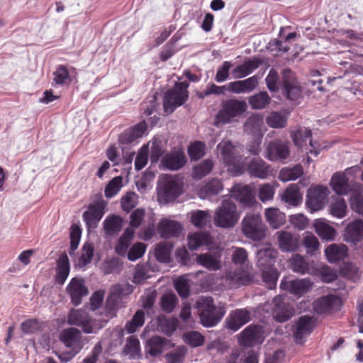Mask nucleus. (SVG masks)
Segmentation results:
<instances>
[{
  "instance_id": "4c0bfd02",
  "label": "nucleus",
  "mask_w": 363,
  "mask_h": 363,
  "mask_svg": "<svg viewBox=\"0 0 363 363\" xmlns=\"http://www.w3.org/2000/svg\"><path fill=\"white\" fill-rule=\"evenodd\" d=\"M282 199L291 206H296L302 201V194L300 192V188L297 184H291L285 190Z\"/></svg>"
},
{
  "instance_id": "c756f323",
  "label": "nucleus",
  "mask_w": 363,
  "mask_h": 363,
  "mask_svg": "<svg viewBox=\"0 0 363 363\" xmlns=\"http://www.w3.org/2000/svg\"><path fill=\"white\" fill-rule=\"evenodd\" d=\"M188 246L191 250H196L203 246H209L213 239L209 233L196 232L189 234L187 237Z\"/></svg>"
},
{
  "instance_id": "412c9836",
  "label": "nucleus",
  "mask_w": 363,
  "mask_h": 363,
  "mask_svg": "<svg viewBox=\"0 0 363 363\" xmlns=\"http://www.w3.org/2000/svg\"><path fill=\"white\" fill-rule=\"evenodd\" d=\"M59 338L67 347L79 350L82 349L81 333L75 328L64 329L60 333Z\"/></svg>"
},
{
  "instance_id": "de8ad7c7",
  "label": "nucleus",
  "mask_w": 363,
  "mask_h": 363,
  "mask_svg": "<svg viewBox=\"0 0 363 363\" xmlns=\"http://www.w3.org/2000/svg\"><path fill=\"white\" fill-rule=\"evenodd\" d=\"M213 165V162L211 160L207 159L203 160L193 168V177L199 179H202L211 172Z\"/></svg>"
},
{
  "instance_id": "58836bf2",
  "label": "nucleus",
  "mask_w": 363,
  "mask_h": 363,
  "mask_svg": "<svg viewBox=\"0 0 363 363\" xmlns=\"http://www.w3.org/2000/svg\"><path fill=\"white\" fill-rule=\"evenodd\" d=\"M124 294V290L121 284L114 285L106 300V308L108 311H112L117 309L118 303Z\"/></svg>"
},
{
  "instance_id": "aec40b11",
  "label": "nucleus",
  "mask_w": 363,
  "mask_h": 363,
  "mask_svg": "<svg viewBox=\"0 0 363 363\" xmlns=\"http://www.w3.org/2000/svg\"><path fill=\"white\" fill-rule=\"evenodd\" d=\"M182 230V225L179 222L168 218L162 219L157 225L158 233L164 239L179 237Z\"/></svg>"
},
{
  "instance_id": "052dcab7",
  "label": "nucleus",
  "mask_w": 363,
  "mask_h": 363,
  "mask_svg": "<svg viewBox=\"0 0 363 363\" xmlns=\"http://www.w3.org/2000/svg\"><path fill=\"white\" fill-rule=\"evenodd\" d=\"M178 298L174 294H166L162 296L160 301L162 309L166 313H171L177 304Z\"/></svg>"
},
{
  "instance_id": "13d9d810",
  "label": "nucleus",
  "mask_w": 363,
  "mask_h": 363,
  "mask_svg": "<svg viewBox=\"0 0 363 363\" xmlns=\"http://www.w3.org/2000/svg\"><path fill=\"white\" fill-rule=\"evenodd\" d=\"M188 154L191 160H199L205 155V144L201 141L191 143L188 147Z\"/></svg>"
},
{
  "instance_id": "774afa93",
  "label": "nucleus",
  "mask_w": 363,
  "mask_h": 363,
  "mask_svg": "<svg viewBox=\"0 0 363 363\" xmlns=\"http://www.w3.org/2000/svg\"><path fill=\"white\" fill-rule=\"evenodd\" d=\"M174 288L182 298H186L190 294V286L188 279L180 277L174 281Z\"/></svg>"
},
{
  "instance_id": "0eeeda50",
  "label": "nucleus",
  "mask_w": 363,
  "mask_h": 363,
  "mask_svg": "<svg viewBox=\"0 0 363 363\" xmlns=\"http://www.w3.org/2000/svg\"><path fill=\"white\" fill-rule=\"evenodd\" d=\"M242 230L247 238L259 241L265 237L266 227L260 215L248 213L242 219Z\"/></svg>"
},
{
  "instance_id": "a211bd4d",
  "label": "nucleus",
  "mask_w": 363,
  "mask_h": 363,
  "mask_svg": "<svg viewBox=\"0 0 363 363\" xmlns=\"http://www.w3.org/2000/svg\"><path fill=\"white\" fill-rule=\"evenodd\" d=\"M231 194L243 206L251 207L255 203L254 193L248 185L236 184L233 187Z\"/></svg>"
},
{
  "instance_id": "7c9ffc66",
  "label": "nucleus",
  "mask_w": 363,
  "mask_h": 363,
  "mask_svg": "<svg viewBox=\"0 0 363 363\" xmlns=\"http://www.w3.org/2000/svg\"><path fill=\"white\" fill-rule=\"evenodd\" d=\"M262 64L259 58L254 57L253 59L245 61L242 65L235 67L233 70V77L235 79L244 78L252 73Z\"/></svg>"
},
{
  "instance_id": "0e129e2a",
  "label": "nucleus",
  "mask_w": 363,
  "mask_h": 363,
  "mask_svg": "<svg viewBox=\"0 0 363 363\" xmlns=\"http://www.w3.org/2000/svg\"><path fill=\"white\" fill-rule=\"evenodd\" d=\"M303 245L306 249L308 254L314 255V252L319 248L320 244L318 238L310 233H306L303 240Z\"/></svg>"
},
{
  "instance_id": "f257e3e1",
  "label": "nucleus",
  "mask_w": 363,
  "mask_h": 363,
  "mask_svg": "<svg viewBox=\"0 0 363 363\" xmlns=\"http://www.w3.org/2000/svg\"><path fill=\"white\" fill-rule=\"evenodd\" d=\"M279 77L274 69H270L265 81L270 91L281 90L282 94L289 100L296 101L301 97V87L299 86L294 73L289 69H284L282 73L281 84H278Z\"/></svg>"
},
{
  "instance_id": "9d476101",
  "label": "nucleus",
  "mask_w": 363,
  "mask_h": 363,
  "mask_svg": "<svg viewBox=\"0 0 363 363\" xmlns=\"http://www.w3.org/2000/svg\"><path fill=\"white\" fill-rule=\"evenodd\" d=\"M182 193V186L172 177H165L158 191V199L167 203L174 201Z\"/></svg>"
},
{
  "instance_id": "a19ab883",
  "label": "nucleus",
  "mask_w": 363,
  "mask_h": 363,
  "mask_svg": "<svg viewBox=\"0 0 363 363\" xmlns=\"http://www.w3.org/2000/svg\"><path fill=\"white\" fill-rule=\"evenodd\" d=\"M314 228L317 234L323 240H332L335 237V230L323 220H317Z\"/></svg>"
},
{
  "instance_id": "473e14b6",
  "label": "nucleus",
  "mask_w": 363,
  "mask_h": 363,
  "mask_svg": "<svg viewBox=\"0 0 363 363\" xmlns=\"http://www.w3.org/2000/svg\"><path fill=\"white\" fill-rule=\"evenodd\" d=\"M345 239L352 242L363 240L362 220H355L347 225L345 228Z\"/></svg>"
},
{
  "instance_id": "9b49d317",
  "label": "nucleus",
  "mask_w": 363,
  "mask_h": 363,
  "mask_svg": "<svg viewBox=\"0 0 363 363\" xmlns=\"http://www.w3.org/2000/svg\"><path fill=\"white\" fill-rule=\"evenodd\" d=\"M290 156L289 143L279 139L270 142L267 147V158L272 162H286Z\"/></svg>"
},
{
  "instance_id": "ddd939ff",
  "label": "nucleus",
  "mask_w": 363,
  "mask_h": 363,
  "mask_svg": "<svg viewBox=\"0 0 363 363\" xmlns=\"http://www.w3.org/2000/svg\"><path fill=\"white\" fill-rule=\"evenodd\" d=\"M66 292L69 296L72 303L77 306L80 305L82 298L88 295L89 289L84 279L74 277L67 286Z\"/></svg>"
},
{
  "instance_id": "6e6552de",
  "label": "nucleus",
  "mask_w": 363,
  "mask_h": 363,
  "mask_svg": "<svg viewBox=\"0 0 363 363\" xmlns=\"http://www.w3.org/2000/svg\"><path fill=\"white\" fill-rule=\"evenodd\" d=\"M277 252L270 249H264L259 251V264L260 266L265 264V259L269 258V267L262 270V279L263 281L267 285L269 289L275 287L279 277V273L277 269L271 267L272 262H274Z\"/></svg>"
},
{
  "instance_id": "b1692460",
  "label": "nucleus",
  "mask_w": 363,
  "mask_h": 363,
  "mask_svg": "<svg viewBox=\"0 0 363 363\" xmlns=\"http://www.w3.org/2000/svg\"><path fill=\"white\" fill-rule=\"evenodd\" d=\"M247 172L252 177L264 179L269 175L271 167L262 159L255 157L247 164Z\"/></svg>"
},
{
  "instance_id": "79ce46f5",
  "label": "nucleus",
  "mask_w": 363,
  "mask_h": 363,
  "mask_svg": "<svg viewBox=\"0 0 363 363\" xmlns=\"http://www.w3.org/2000/svg\"><path fill=\"white\" fill-rule=\"evenodd\" d=\"M53 82L59 86H63L72 82V77L67 66L59 65L56 67V70L53 72Z\"/></svg>"
},
{
  "instance_id": "bf43d9fd",
  "label": "nucleus",
  "mask_w": 363,
  "mask_h": 363,
  "mask_svg": "<svg viewBox=\"0 0 363 363\" xmlns=\"http://www.w3.org/2000/svg\"><path fill=\"white\" fill-rule=\"evenodd\" d=\"M82 236V229L81 228L76 225L72 224L70 227V249L69 254L72 255L74 252L77 249L80 239Z\"/></svg>"
},
{
  "instance_id": "39448f33",
  "label": "nucleus",
  "mask_w": 363,
  "mask_h": 363,
  "mask_svg": "<svg viewBox=\"0 0 363 363\" xmlns=\"http://www.w3.org/2000/svg\"><path fill=\"white\" fill-rule=\"evenodd\" d=\"M189 83L176 82L174 86L169 89L164 96L163 106L166 113H172L177 107L183 105L188 99Z\"/></svg>"
},
{
  "instance_id": "2eb2a0df",
  "label": "nucleus",
  "mask_w": 363,
  "mask_h": 363,
  "mask_svg": "<svg viewBox=\"0 0 363 363\" xmlns=\"http://www.w3.org/2000/svg\"><path fill=\"white\" fill-rule=\"evenodd\" d=\"M67 323L80 327L84 333H91L93 327L88 313L82 309H72L67 316Z\"/></svg>"
},
{
  "instance_id": "c85d7f7f",
  "label": "nucleus",
  "mask_w": 363,
  "mask_h": 363,
  "mask_svg": "<svg viewBox=\"0 0 363 363\" xmlns=\"http://www.w3.org/2000/svg\"><path fill=\"white\" fill-rule=\"evenodd\" d=\"M226 281L230 288H238L249 284L252 281V277L245 271L236 269L227 273Z\"/></svg>"
},
{
  "instance_id": "dca6fc26",
  "label": "nucleus",
  "mask_w": 363,
  "mask_h": 363,
  "mask_svg": "<svg viewBox=\"0 0 363 363\" xmlns=\"http://www.w3.org/2000/svg\"><path fill=\"white\" fill-rule=\"evenodd\" d=\"M276 235L281 251L294 252L298 250L300 246V237L298 235L286 230L278 231Z\"/></svg>"
},
{
  "instance_id": "4be33fe9",
  "label": "nucleus",
  "mask_w": 363,
  "mask_h": 363,
  "mask_svg": "<svg viewBox=\"0 0 363 363\" xmlns=\"http://www.w3.org/2000/svg\"><path fill=\"white\" fill-rule=\"evenodd\" d=\"M221 252L218 250L198 255L196 263L211 271H217L221 268Z\"/></svg>"
},
{
  "instance_id": "20e7f679",
  "label": "nucleus",
  "mask_w": 363,
  "mask_h": 363,
  "mask_svg": "<svg viewBox=\"0 0 363 363\" xmlns=\"http://www.w3.org/2000/svg\"><path fill=\"white\" fill-rule=\"evenodd\" d=\"M235 147L229 140H223L217 146L220 156L227 169L234 176L240 175L245 172V165L242 157L234 154Z\"/></svg>"
},
{
  "instance_id": "7ed1b4c3",
  "label": "nucleus",
  "mask_w": 363,
  "mask_h": 363,
  "mask_svg": "<svg viewBox=\"0 0 363 363\" xmlns=\"http://www.w3.org/2000/svg\"><path fill=\"white\" fill-rule=\"evenodd\" d=\"M201 323L206 328L216 325L225 315L222 308H217L212 297H202L196 301Z\"/></svg>"
},
{
  "instance_id": "f704fd0d",
  "label": "nucleus",
  "mask_w": 363,
  "mask_h": 363,
  "mask_svg": "<svg viewBox=\"0 0 363 363\" xmlns=\"http://www.w3.org/2000/svg\"><path fill=\"white\" fill-rule=\"evenodd\" d=\"M223 189V185L221 180L218 179H212L200 188L199 194L201 198L204 199L218 194Z\"/></svg>"
},
{
  "instance_id": "8fccbe9b",
  "label": "nucleus",
  "mask_w": 363,
  "mask_h": 363,
  "mask_svg": "<svg viewBox=\"0 0 363 363\" xmlns=\"http://www.w3.org/2000/svg\"><path fill=\"white\" fill-rule=\"evenodd\" d=\"M344 58H350L354 63L350 64L352 72L359 74H363V55H354L350 50H342Z\"/></svg>"
},
{
  "instance_id": "69168bd1",
  "label": "nucleus",
  "mask_w": 363,
  "mask_h": 363,
  "mask_svg": "<svg viewBox=\"0 0 363 363\" xmlns=\"http://www.w3.org/2000/svg\"><path fill=\"white\" fill-rule=\"evenodd\" d=\"M186 353L187 349L185 347H179L165 355L167 362L183 363Z\"/></svg>"
},
{
  "instance_id": "ea45409f",
  "label": "nucleus",
  "mask_w": 363,
  "mask_h": 363,
  "mask_svg": "<svg viewBox=\"0 0 363 363\" xmlns=\"http://www.w3.org/2000/svg\"><path fill=\"white\" fill-rule=\"evenodd\" d=\"M104 228L108 235L118 234L123 228V219L119 216L113 215L104 221Z\"/></svg>"
},
{
  "instance_id": "6e6d98bb",
  "label": "nucleus",
  "mask_w": 363,
  "mask_h": 363,
  "mask_svg": "<svg viewBox=\"0 0 363 363\" xmlns=\"http://www.w3.org/2000/svg\"><path fill=\"white\" fill-rule=\"evenodd\" d=\"M157 327L164 334L171 335L177 330V325L174 320L160 316L157 318Z\"/></svg>"
},
{
  "instance_id": "864d4df0",
  "label": "nucleus",
  "mask_w": 363,
  "mask_h": 363,
  "mask_svg": "<svg viewBox=\"0 0 363 363\" xmlns=\"http://www.w3.org/2000/svg\"><path fill=\"white\" fill-rule=\"evenodd\" d=\"M140 350V341L134 335H131L127 339L126 345L124 347V352L129 354L130 358H135L138 356Z\"/></svg>"
},
{
  "instance_id": "3c124183",
  "label": "nucleus",
  "mask_w": 363,
  "mask_h": 363,
  "mask_svg": "<svg viewBox=\"0 0 363 363\" xmlns=\"http://www.w3.org/2000/svg\"><path fill=\"white\" fill-rule=\"evenodd\" d=\"M267 125L274 128H281L286 125L287 117L279 112H272L266 118Z\"/></svg>"
},
{
  "instance_id": "423d86ee",
  "label": "nucleus",
  "mask_w": 363,
  "mask_h": 363,
  "mask_svg": "<svg viewBox=\"0 0 363 363\" xmlns=\"http://www.w3.org/2000/svg\"><path fill=\"white\" fill-rule=\"evenodd\" d=\"M239 220V214L235 204L229 199L222 202L214 215V224L217 227L230 228L235 225Z\"/></svg>"
},
{
  "instance_id": "c03bdc74",
  "label": "nucleus",
  "mask_w": 363,
  "mask_h": 363,
  "mask_svg": "<svg viewBox=\"0 0 363 363\" xmlns=\"http://www.w3.org/2000/svg\"><path fill=\"white\" fill-rule=\"evenodd\" d=\"M165 345V338L153 336L147 342V349L151 356L156 357L160 354Z\"/></svg>"
},
{
  "instance_id": "a18cd8bd",
  "label": "nucleus",
  "mask_w": 363,
  "mask_h": 363,
  "mask_svg": "<svg viewBox=\"0 0 363 363\" xmlns=\"http://www.w3.org/2000/svg\"><path fill=\"white\" fill-rule=\"evenodd\" d=\"M145 323V312L143 310H138L133 315L132 319L125 324V330L128 333H135L138 328L142 327Z\"/></svg>"
},
{
  "instance_id": "f3484780",
  "label": "nucleus",
  "mask_w": 363,
  "mask_h": 363,
  "mask_svg": "<svg viewBox=\"0 0 363 363\" xmlns=\"http://www.w3.org/2000/svg\"><path fill=\"white\" fill-rule=\"evenodd\" d=\"M315 322L316 318L313 316L302 315L298 318L294 330V337L296 343L301 344L304 337L312 333Z\"/></svg>"
},
{
  "instance_id": "72a5a7b5",
  "label": "nucleus",
  "mask_w": 363,
  "mask_h": 363,
  "mask_svg": "<svg viewBox=\"0 0 363 363\" xmlns=\"http://www.w3.org/2000/svg\"><path fill=\"white\" fill-rule=\"evenodd\" d=\"M338 297L328 295L318 298L313 302V310L318 314L329 313L332 311Z\"/></svg>"
},
{
  "instance_id": "cd10ccee",
  "label": "nucleus",
  "mask_w": 363,
  "mask_h": 363,
  "mask_svg": "<svg viewBox=\"0 0 363 363\" xmlns=\"http://www.w3.org/2000/svg\"><path fill=\"white\" fill-rule=\"evenodd\" d=\"M70 271V264L66 252L62 253L57 259L55 282L62 285L67 279Z\"/></svg>"
},
{
  "instance_id": "6ab92c4d",
  "label": "nucleus",
  "mask_w": 363,
  "mask_h": 363,
  "mask_svg": "<svg viewBox=\"0 0 363 363\" xmlns=\"http://www.w3.org/2000/svg\"><path fill=\"white\" fill-rule=\"evenodd\" d=\"M250 320V312L246 308L236 309L226 318V326L233 331L238 330Z\"/></svg>"
},
{
  "instance_id": "49530a36",
  "label": "nucleus",
  "mask_w": 363,
  "mask_h": 363,
  "mask_svg": "<svg viewBox=\"0 0 363 363\" xmlns=\"http://www.w3.org/2000/svg\"><path fill=\"white\" fill-rule=\"evenodd\" d=\"M342 278L354 283L359 279L358 268L351 262L342 263Z\"/></svg>"
},
{
  "instance_id": "f8f14e48",
  "label": "nucleus",
  "mask_w": 363,
  "mask_h": 363,
  "mask_svg": "<svg viewBox=\"0 0 363 363\" xmlns=\"http://www.w3.org/2000/svg\"><path fill=\"white\" fill-rule=\"evenodd\" d=\"M107 203L102 198L91 203L87 211L82 214L84 221L88 228H96L105 213Z\"/></svg>"
},
{
  "instance_id": "4d7b16f0",
  "label": "nucleus",
  "mask_w": 363,
  "mask_h": 363,
  "mask_svg": "<svg viewBox=\"0 0 363 363\" xmlns=\"http://www.w3.org/2000/svg\"><path fill=\"white\" fill-rule=\"evenodd\" d=\"M184 342L193 347H197L204 344L205 337L198 331L186 333L183 336Z\"/></svg>"
},
{
  "instance_id": "680f3d73",
  "label": "nucleus",
  "mask_w": 363,
  "mask_h": 363,
  "mask_svg": "<svg viewBox=\"0 0 363 363\" xmlns=\"http://www.w3.org/2000/svg\"><path fill=\"white\" fill-rule=\"evenodd\" d=\"M315 270L316 273L312 275L320 277L325 282H332L337 278L336 272L327 265L315 267Z\"/></svg>"
},
{
  "instance_id": "f03ea898",
  "label": "nucleus",
  "mask_w": 363,
  "mask_h": 363,
  "mask_svg": "<svg viewBox=\"0 0 363 363\" xmlns=\"http://www.w3.org/2000/svg\"><path fill=\"white\" fill-rule=\"evenodd\" d=\"M247 106L245 101L230 99L223 101L221 108L214 118V125L220 127L234 121L235 118L241 116L247 110Z\"/></svg>"
},
{
  "instance_id": "603ef678",
  "label": "nucleus",
  "mask_w": 363,
  "mask_h": 363,
  "mask_svg": "<svg viewBox=\"0 0 363 363\" xmlns=\"http://www.w3.org/2000/svg\"><path fill=\"white\" fill-rule=\"evenodd\" d=\"M211 218L210 215L206 211L198 210L191 213V222L198 228H203L211 223Z\"/></svg>"
},
{
  "instance_id": "bb28decb",
  "label": "nucleus",
  "mask_w": 363,
  "mask_h": 363,
  "mask_svg": "<svg viewBox=\"0 0 363 363\" xmlns=\"http://www.w3.org/2000/svg\"><path fill=\"white\" fill-rule=\"evenodd\" d=\"M147 125L145 121H142L135 125L125 130L119 136V143L128 145L136 139L141 138L147 130Z\"/></svg>"
},
{
  "instance_id": "a878e982",
  "label": "nucleus",
  "mask_w": 363,
  "mask_h": 363,
  "mask_svg": "<svg viewBox=\"0 0 363 363\" xmlns=\"http://www.w3.org/2000/svg\"><path fill=\"white\" fill-rule=\"evenodd\" d=\"M161 162L162 166L167 169L178 170L185 165L186 159L182 150H177L166 154L162 157Z\"/></svg>"
},
{
  "instance_id": "5fc2aeb1",
  "label": "nucleus",
  "mask_w": 363,
  "mask_h": 363,
  "mask_svg": "<svg viewBox=\"0 0 363 363\" xmlns=\"http://www.w3.org/2000/svg\"><path fill=\"white\" fill-rule=\"evenodd\" d=\"M171 246L167 242H161L155 247V255L160 262H167L170 258Z\"/></svg>"
},
{
  "instance_id": "4468645a",
  "label": "nucleus",
  "mask_w": 363,
  "mask_h": 363,
  "mask_svg": "<svg viewBox=\"0 0 363 363\" xmlns=\"http://www.w3.org/2000/svg\"><path fill=\"white\" fill-rule=\"evenodd\" d=\"M263 335L264 330L261 325H250L240 333L239 343L244 347H252L262 342Z\"/></svg>"
},
{
  "instance_id": "c9c22d12",
  "label": "nucleus",
  "mask_w": 363,
  "mask_h": 363,
  "mask_svg": "<svg viewBox=\"0 0 363 363\" xmlns=\"http://www.w3.org/2000/svg\"><path fill=\"white\" fill-rule=\"evenodd\" d=\"M264 216L266 220L274 229L279 228L286 222V215L277 208H267Z\"/></svg>"
},
{
  "instance_id": "37998d69",
  "label": "nucleus",
  "mask_w": 363,
  "mask_h": 363,
  "mask_svg": "<svg viewBox=\"0 0 363 363\" xmlns=\"http://www.w3.org/2000/svg\"><path fill=\"white\" fill-rule=\"evenodd\" d=\"M271 101V98L266 91H261L249 98V104L253 109H262Z\"/></svg>"
},
{
  "instance_id": "e433bc0d",
  "label": "nucleus",
  "mask_w": 363,
  "mask_h": 363,
  "mask_svg": "<svg viewBox=\"0 0 363 363\" xmlns=\"http://www.w3.org/2000/svg\"><path fill=\"white\" fill-rule=\"evenodd\" d=\"M312 283L309 279H301L293 280L287 284V289L291 294L301 296L311 289Z\"/></svg>"
},
{
  "instance_id": "338daca9",
  "label": "nucleus",
  "mask_w": 363,
  "mask_h": 363,
  "mask_svg": "<svg viewBox=\"0 0 363 363\" xmlns=\"http://www.w3.org/2000/svg\"><path fill=\"white\" fill-rule=\"evenodd\" d=\"M147 245L140 242L135 243L127 253L128 259L130 261H135L143 256L146 251Z\"/></svg>"
},
{
  "instance_id": "5701e85b",
  "label": "nucleus",
  "mask_w": 363,
  "mask_h": 363,
  "mask_svg": "<svg viewBox=\"0 0 363 363\" xmlns=\"http://www.w3.org/2000/svg\"><path fill=\"white\" fill-rule=\"evenodd\" d=\"M291 269L296 273L301 274H313L316 273L313 262H309L299 254H294L289 259Z\"/></svg>"
},
{
  "instance_id": "393cba45",
  "label": "nucleus",
  "mask_w": 363,
  "mask_h": 363,
  "mask_svg": "<svg viewBox=\"0 0 363 363\" xmlns=\"http://www.w3.org/2000/svg\"><path fill=\"white\" fill-rule=\"evenodd\" d=\"M312 132L308 128H299L291 133V138L294 145L298 148H303L306 145L307 142L309 141V145L311 149L307 153L313 154L315 156L318 155V151L316 150L314 143L311 140Z\"/></svg>"
},
{
  "instance_id": "1a4fd4ad",
  "label": "nucleus",
  "mask_w": 363,
  "mask_h": 363,
  "mask_svg": "<svg viewBox=\"0 0 363 363\" xmlns=\"http://www.w3.org/2000/svg\"><path fill=\"white\" fill-rule=\"evenodd\" d=\"M330 191L323 185H313L307 191L306 206L311 211L323 209L328 201Z\"/></svg>"
},
{
  "instance_id": "2f4dec72",
  "label": "nucleus",
  "mask_w": 363,
  "mask_h": 363,
  "mask_svg": "<svg viewBox=\"0 0 363 363\" xmlns=\"http://www.w3.org/2000/svg\"><path fill=\"white\" fill-rule=\"evenodd\" d=\"M273 315L277 322L287 321L291 316V312L281 296H276L273 299Z\"/></svg>"
},
{
  "instance_id": "e2e57ef3",
  "label": "nucleus",
  "mask_w": 363,
  "mask_h": 363,
  "mask_svg": "<svg viewBox=\"0 0 363 363\" xmlns=\"http://www.w3.org/2000/svg\"><path fill=\"white\" fill-rule=\"evenodd\" d=\"M94 246L91 243L85 242L82 249V255L79 259V265L84 267L91 262L94 256Z\"/></svg>"
},
{
  "instance_id": "09e8293b",
  "label": "nucleus",
  "mask_w": 363,
  "mask_h": 363,
  "mask_svg": "<svg viewBox=\"0 0 363 363\" xmlns=\"http://www.w3.org/2000/svg\"><path fill=\"white\" fill-rule=\"evenodd\" d=\"M303 173L302 166L301 164H296L292 168L282 169L280 172L279 178L284 182L296 180L299 178Z\"/></svg>"
}]
</instances>
